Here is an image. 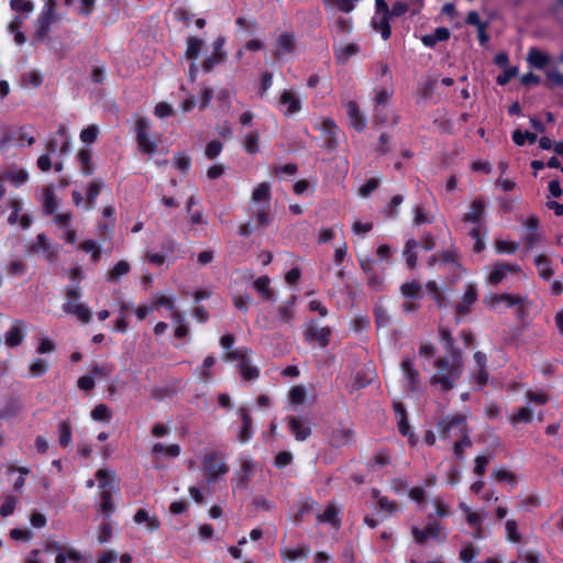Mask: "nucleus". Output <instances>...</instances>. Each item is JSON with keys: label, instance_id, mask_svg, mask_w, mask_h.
<instances>
[{"label": "nucleus", "instance_id": "obj_14", "mask_svg": "<svg viewBox=\"0 0 563 563\" xmlns=\"http://www.w3.org/2000/svg\"><path fill=\"white\" fill-rule=\"evenodd\" d=\"M519 272L520 267L517 264L497 263L493 266L488 276V282L492 285H498L508 274H516Z\"/></svg>", "mask_w": 563, "mask_h": 563}, {"label": "nucleus", "instance_id": "obj_57", "mask_svg": "<svg viewBox=\"0 0 563 563\" xmlns=\"http://www.w3.org/2000/svg\"><path fill=\"white\" fill-rule=\"evenodd\" d=\"M250 353H251V351L249 349L233 350V351H230L225 355L224 360L225 361H240V363L245 362L249 358Z\"/></svg>", "mask_w": 563, "mask_h": 563}, {"label": "nucleus", "instance_id": "obj_6", "mask_svg": "<svg viewBox=\"0 0 563 563\" xmlns=\"http://www.w3.org/2000/svg\"><path fill=\"white\" fill-rule=\"evenodd\" d=\"M55 21V1L49 0L46 8L37 19L34 38L43 41L49 32L52 23Z\"/></svg>", "mask_w": 563, "mask_h": 563}, {"label": "nucleus", "instance_id": "obj_35", "mask_svg": "<svg viewBox=\"0 0 563 563\" xmlns=\"http://www.w3.org/2000/svg\"><path fill=\"white\" fill-rule=\"evenodd\" d=\"M66 313L76 316L82 323H88L91 320V311L84 303H78V306L73 308L67 307Z\"/></svg>", "mask_w": 563, "mask_h": 563}, {"label": "nucleus", "instance_id": "obj_49", "mask_svg": "<svg viewBox=\"0 0 563 563\" xmlns=\"http://www.w3.org/2000/svg\"><path fill=\"white\" fill-rule=\"evenodd\" d=\"M532 420V411L529 408L522 407L519 408L518 411L512 415L510 421L512 424L518 423H528Z\"/></svg>", "mask_w": 563, "mask_h": 563}, {"label": "nucleus", "instance_id": "obj_51", "mask_svg": "<svg viewBox=\"0 0 563 563\" xmlns=\"http://www.w3.org/2000/svg\"><path fill=\"white\" fill-rule=\"evenodd\" d=\"M506 297L504 300V305L508 308L517 306L519 311H522L525 309V306L528 303V299L518 295L512 294H506Z\"/></svg>", "mask_w": 563, "mask_h": 563}, {"label": "nucleus", "instance_id": "obj_25", "mask_svg": "<svg viewBox=\"0 0 563 563\" xmlns=\"http://www.w3.org/2000/svg\"><path fill=\"white\" fill-rule=\"evenodd\" d=\"M450 31L446 27H437L433 33L421 37L422 43L428 47H433L438 42H444L450 38Z\"/></svg>", "mask_w": 563, "mask_h": 563}, {"label": "nucleus", "instance_id": "obj_17", "mask_svg": "<svg viewBox=\"0 0 563 563\" xmlns=\"http://www.w3.org/2000/svg\"><path fill=\"white\" fill-rule=\"evenodd\" d=\"M400 367L405 377L409 382V389L411 391L416 390L420 383V378L418 371L415 368L413 360L410 357H405L401 361Z\"/></svg>", "mask_w": 563, "mask_h": 563}, {"label": "nucleus", "instance_id": "obj_44", "mask_svg": "<svg viewBox=\"0 0 563 563\" xmlns=\"http://www.w3.org/2000/svg\"><path fill=\"white\" fill-rule=\"evenodd\" d=\"M77 158L80 163L81 172L85 175H90L93 172L90 152L88 150H80L77 154Z\"/></svg>", "mask_w": 563, "mask_h": 563}, {"label": "nucleus", "instance_id": "obj_16", "mask_svg": "<svg viewBox=\"0 0 563 563\" xmlns=\"http://www.w3.org/2000/svg\"><path fill=\"white\" fill-rule=\"evenodd\" d=\"M485 202L482 199H475L471 205L470 211L463 216V221L482 224L485 217Z\"/></svg>", "mask_w": 563, "mask_h": 563}, {"label": "nucleus", "instance_id": "obj_2", "mask_svg": "<svg viewBox=\"0 0 563 563\" xmlns=\"http://www.w3.org/2000/svg\"><path fill=\"white\" fill-rule=\"evenodd\" d=\"M434 366L437 372L430 378V385L438 386L441 391H449L455 387L462 375L463 358L460 351H454L451 358L439 357Z\"/></svg>", "mask_w": 563, "mask_h": 563}, {"label": "nucleus", "instance_id": "obj_4", "mask_svg": "<svg viewBox=\"0 0 563 563\" xmlns=\"http://www.w3.org/2000/svg\"><path fill=\"white\" fill-rule=\"evenodd\" d=\"M439 432L443 438L459 437L468 432L466 417L457 413L442 419L439 422Z\"/></svg>", "mask_w": 563, "mask_h": 563}, {"label": "nucleus", "instance_id": "obj_40", "mask_svg": "<svg viewBox=\"0 0 563 563\" xmlns=\"http://www.w3.org/2000/svg\"><path fill=\"white\" fill-rule=\"evenodd\" d=\"M203 42L197 37L190 36L187 40L186 57L196 59L201 52Z\"/></svg>", "mask_w": 563, "mask_h": 563}, {"label": "nucleus", "instance_id": "obj_38", "mask_svg": "<svg viewBox=\"0 0 563 563\" xmlns=\"http://www.w3.org/2000/svg\"><path fill=\"white\" fill-rule=\"evenodd\" d=\"M318 521L330 523L334 527L339 526L338 509L334 505H328L325 510L318 516Z\"/></svg>", "mask_w": 563, "mask_h": 563}, {"label": "nucleus", "instance_id": "obj_46", "mask_svg": "<svg viewBox=\"0 0 563 563\" xmlns=\"http://www.w3.org/2000/svg\"><path fill=\"white\" fill-rule=\"evenodd\" d=\"M375 313V323L378 328H384L389 325L390 316L385 307L382 305H376L374 309Z\"/></svg>", "mask_w": 563, "mask_h": 563}, {"label": "nucleus", "instance_id": "obj_37", "mask_svg": "<svg viewBox=\"0 0 563 563\" xmlns=\"http://www.w3.org/2000/svg\"><path fill=\"white\" fill-rule=\"evenodd\" d=\"M485 231H486L485 225L478 224V225L474 227L470 232V235L474 240L473 250L475 253H481L485 249V242L482 239L483 232H485Z\"/></svg>", "mask_w": 563, "mask_h": 563}, {"label": "nucleus", "instance_id": "obj_23", "mask_svg": "<svg viewBox=\"0 0 563 563\" xmlns=\"http://www.w3.org/2000/svg\"><path fill=\"white\" fill-rule=\"evenodd\" d=\"M474 361L477 367L476 383L479 386H484L488 382L487 357L484 353L476 352L474 354Z\"/></svg>", "mask_w": 563, "mask_h": 563}, {"label": "nucleus", "instance_id": "obj_42", "mask_svg": "<svg viewBox=\"0 0 563 563\" xmlns=\"http://www.w3.org/2000/svg\"><path fill=\"white\" fill-rule=\"evenodd\" d=\"M4 178L15 186H20L29 179V174L25 169H13L5 173Z\"/></svg>", "mask_w": 563, "mask_h": 563}, {"label": "nucleus", "instance_id": "obj_31", "mask_svg": "<svg viewBox=\"0 0 563 563\" xmlns=\"http://www.w3.org/2000/svg\"><path fill=\"white\" fill-rule=\"evenodd\" d=\"M426 288L439 308H444L448 306V299L444 296L443 291L439 288L437 282L429 280L426 284Z\"/></svg>", "mask_w": 563, "mask_h": 563}, {"label": "nucleus", "instance_id": "obj_22", "mask_svg": "<svg viewBox=\"0 0 563 563\" xmlns=\"http://www.w3.org/2000/svg\"><path fill=\"white\" fill-rule=\"evenodd\" d=\"M346 112L351 125L357 131H363L366 126V120L361 113L360 108L355 101H349L346 103Z\"/></svg>", "mask_w": 563, "mask_h": 563}, {"label": "nucleus", "instance_id": "obj_28", "mask_svg": "<svg viewBox=\"0 0 563 563\" xmlns=\"http://www.w3.org/2000/svg\"><path fill=\"white\" fill-rule=\"evenodd\" d=\"M134 521L137 525L146 523L147 528L152 531L159 528V520L155 516H151L145 509H139L134 515Z\"/></svg>", "mask_w": 563, "mask_h": 563}, {"label": "nucleus", "instance_id": "obj_11", "mask_svg": "<svg viewBox=\"0 0 563 563\" xmlns=\"http://www.w3.org/2000/svg\"><path fill=\"white\" fill-rule=\"evenodd\" d=\"M279 104L284 107L283 113L287 117L301 110V99L292 90H284L279 97Z\"/></svg>", "mask_w": 563, "mask_h": 563}, {"label": "nucleus", "instance_id": "obj_10", "mask_svg": "<svg viewBox=\"0 0 563 563\" xmlns=\"http://www.w3.org/2000/svg\"><path fill=\"white\" fill-rule=\"evenodd\" d=\"M478 290L476 285L468 284L461 298L455 305L454 311L459 317H464L471 312L472 306L477 301Z\"/></svg>", "mask_w": 563, "mask_h": 563}, {"label": "nucleus", "instance_id": "obj_27", "mask_svg": "<svg viewBox=\"0 0 563 563\" xmlns=\"http://www.w3.org/2000/svg\"><path fill=\"white\" fill-rule=\"evenodd\" d=\"M439 260L440 265L452 273H455L461 268V265L457 261V254L454 251H445L439 253Z\"/></svg>", "mask_w": 563, "mask_h": 563}, {"label": "nucleus", "instance_id": "obj_33", "mask_svg": "<svg viewBox=\"0 0 563 563\" xmlns=\"http://www.w3.org/2000/svg\"><path fill=\"white\" fill-rule=\"evenodd\" d=\"M400 292L407 299H419L422 292V286L418 282H408L401 285Z\"/></svg>", "mask_w": 563, "mask_h": 563}, {"label": "nucleus", "instance_id": "obj_26", "mask_svg": "<svg viewBox=\"0 0 563 563\" xmlns=\"http://www.w3.org/2000/svg\"><path fill=\"white\" fill-rule=\"evenodd\" d=\"M527 62L531 66L538 69H542L549 64L550 57L540 49L531 47L528 52Z\"/></svg>", "mask_w": 563, "mask_h": 563}, {"label": "nucleus", "instance_id": "obj_20", "mask_svg": "<svg viewBox=\"0 0 563 563\" xmlns=\"http://www.w3.org/2000/svg\"><path fill=\"white\" fill-rule=\"evenodd\" d=\"M288 427L297 441H305L311 434L310 427L298 417H289Z\"/></svg>", "mask_w": 563, "mask_h": 563}, {"label": "nucleus", "instance_id": "obj_62", "mask_svg": "<svg viewBox=\"0 0 563 563\" xmlns=\"http://www.w3.org/2000/svg\"><path fill=\"white\" fill-rule=\"evenodd\" d=\"M379 185L378 178H369L358 190L360 196L368 197Z\"/></svg>", "mask_w": 563, "mask_h": 563}, {"label": "nucleus", "instance_id": "obj_12", "mask_svg": "<svg viewBox=\"0 0 563 563\" xmlns=\"http://www.w3.org/2000/svg\"><path fill=\"white\" fill-rule=\"evenodd\" d=\"M354 431L346 426L333 428L329 434L330 444L334 448L349 445L353 442Z\"/></svg>", "mask_w": 563, "mask_h": 563}, {"label": "nucleus", "instance_id": "obj_18", "mask_svg": "<svg viewBox=\"0 0 563 563\" xmlns=\"http://www.w3.org/2000/svg\"><path fill=\"white\" fill-rule=\"evenodd\" d=\"M321 131L325 139V146L329 151L338 146L336 133L338 126L331 119H324L321 123Z\"/></svg>", "mask_w": 563, "mask_h": 563}, {"label": "nucleus", "instance_id": "obj_47", "mask_svg": "<svg viewBox=\"0 0 563 563\" xmlns=\"http://www.w3.org/2000/svg\"><path fill=\"white\" fill-rule=\"evenodd\" d=\"M102 183L93 181L88 187L86 208L91 209L95 207L96 199L101 190Z\"/></svg>", "mask_w": 563, "mask_h": 563}, {"label": "nucleus", "instance_id": "obj_45", "mask_svg": "<svg viewBox=\"0 0 563 563\" xmlns=\"http://www.w3.org/2000/svg\"><path fill=\"white\" fill-rule=\"evenodd\" d=\"M59 432V444L62 446H68L71 442V427L70 423L66 420H63L58 424Z\"/></svg>", "mask_w": 563, "mask_h": 563}, {"label": "nucleus", "instance_id": "obj_13", "mask_svg": "<svg viewBox=\"0 0 563 563\" xmlns=\"http://www.w3.org/2000/svg\"><path fill=\"white\" fill-rule=\"evenodd\" d=\"M295 48L296 40L294 33L285 32L278 36L273 55L276 58H280L287 54L292 53Z\"/></svg>", "mask_w": 563, "mask_h": 563}, {"label": "nucleus", "instance_id": "obj_34", "mask_svg": "<svg viewBox=\"0 0 563 563\" xmlns=\"http://www.w3.org/2000/svg\"><path fill=\"white\" fill-rule=\"evenodd\" d=\"M534 264L539 271V275L542 278L549 279L553 275V271L551 268V262L547 256H544V255L536 256Z\"/></svg>", "mask_w": 563, "mask_h": 563}, {"label": "nucleus", "instance_id": "obj_24", "mask_svg": "<svg viewBox=\"0 0 563 563\" xmlns=\"http://www.w3.org/2000/svg\"><path fill=\"white\" fill-rule=\"evenodd\" d=\"M239 416L242 420V428L238 435V439L240 442L244 443L249 441L252 437V418L249 413V410L246 408H240Z\"/></svg>", "mask_w": 563, "mask_h": 563}, {"label": "nucleus", "instance_id": "obj_41", "mask_svg": "<svg viewBox=\"0 0 563 563\" xmlns=\"http://www.w3.org/2000/svg\"><path fill=\"white\" fill-rule=\"evenodd\" d=\"M137 148L140 152L152 155L157 150V143L152 141L148 135L136 137Z\"/></svg>", "mask_w": 563, "mask_h": 563}, {"label": "nucleus", "instance_id": "obj_32", "mask_svg": "<svg viewBox=\"0 0 563 563\" xmlns=\"http://www.w3.org/2000/svg\"><path fill=\"white\" fill-rule=\"evenodd\" d=\"M310 549L307 545H302L296 549H283L280 555L286 561H296L299 559H307L309 556Z\"/></svg>", "mask_w": 563, "mask_h": 563}, {"label": "nucleus", "instance_id": "obj_30", "mask_svg": "<svg viewBox=\"0 0 563 563\" xmlns=\"http://www.w3.org/2000/svg\"><path fill=\"white\" fill-rule=\"evenodd\" d=\"M390 15L387 14H376V16L373 19L372 25L377 31L380 32L382 37L384 40H387L390 37V25L389 20Z\"/></svg>", "mask_w": 563, "mask_h": 563}, {"label": "nucleus", "instance_id": "obj_56", "mask_svg": "<svg viewBox=\"0 0 563 563\" xmlns=\"http://www.w3.org/2000/svg\"><path fill=\"white\" fill-rule=\"evenodd\" d=\"M289 399L294 405H300L305 401L306 390L302 386H294L289 390Z\"/></svg>", "mask_w": 563, "mask_h": 563}, {"label": "nucleus", "instance_id": "obj_8", "mask_svg": "<svg viewBox=\"0 0 563 563\" xmlns=\"http://www.w3.org/2000/svg\"><path fill=\"white\" fill-rule=\"evenodd\" d=\"M331 333L330 327H319L314 321H310L306 324L303 336L307 341H317L321 347H325Z\"/></svg>", "mask_w": 563, "mask_h": 563}, {"label": "nucleus", "instance_id": "obj_55", "mask_svg": "<svg viewBox=\"0 0 563 563\" xmlns=\"http://www.w3.org/2000/svg\"><path fill=\"white\" fill-rule=\"evenodd\" d=\"M512 140L515 144L518 146H521L525 144L526 140H528L530 143H534L537 141V135L531 132H521L519 130H516L512 134Z\"/></svg>", "mask_w": 563, "mask_h": 563}, {"label": "nucleus", "instance_id": "obj_1", "mask_svg": "<svg viewBox=\"0 0 563 563\" xmlns=\"http://www.w3.org/2000/svg\"><path fill=\"white\" fill-rule=\"evenodd\" d=\"M250 208L256 223L255 225L250 222L241 224L239 228L241 236H250L254 230L265 228L272 222L271 186L267 183H261L254 188Z\"/></svg>", "mask_w": 563, "mask_h": 563}, {"label": "nucleus", "instance_id": "obj_54", "mask_svg": "<svg viewBox=\"0 0 563 563\" xmlns=\"http://www.w3.org/2000/svg\"><path fill=\"white\" fill-rule=\"evenodd\" d=\"M48 368L47 363L42 358H36L30 364V374L32 376L38 377L46 373Z\"/></svg>", "mask_w": 563, "mask_h": 563}, {"label": "nucleus", "instance_id": "obj_50", "mask_svg": "<svg viewBox=\"0 0 563 563\" xmlns=\"http://www.w3.org/2000/svg\"><path fill=\"white\" fill-rule=\"evenodd\" d=\"M91 418L97 421H109L111 419L110 409L103 404L97 405L91 411Z\"/></svg>", "mask_w": 563, "mask_h": 563}, {"label": "nucleus", "instance_id": "obj_9", "mask_svg": "<svg viewBox=\"0 0 563 563\" xmlns=\"http://www.w3.org/2000/svg\"><path fill=\"white\" fill-rule=\"evenodd\" d=\"M31 250L34 253H42L44 258L51 263L56 262L58 258V245L52 244L44 233L37 234Z\"/></svg>", "mask_w": 563, "mask_h": 563}, {"label": "nucleus", "instance_id": "obj_58", "mask_svg": "<svg viewBox=\"0 0 563 563\" xmlns=\"http://www.w3.org/2000/svg\"><path fill=\"white\" fill-rule=\"evenodd\" d=\"M466 520L476 530L475 537L481 538L482 537V522H483L481 515L478 512L472 511L466 516Z\"/></svg>", "mask_w": 563, "mask_h": 563}, {"label": "nucleus", "instance_id": "obj_15", "mask_svg": "<svg viewBox=\"0 0 563 563\" xmlns=\"http://www.w3.org/2000/svg\"><path fill=\"white\" fill-rule=\"evenodd\" d=\"M8 206L11 208V213L8 218V222L13 225L19 222L22 229H27L32 223V218L29 214H22L19 217V212L22 209V202L18 199H10Z\"/></svg>", "mask_w": 563, "mask_h": 563}, {"label": "nucleus", "instance_id": "obj_63", "mask_svg": "<svg viewBox=\"0 0 563 563\" xmlns=\"http://www.w3.org/2000/svg\"><path fill=\"white\" fill-rule=\"evenodd\" d=\"M98 135V129L95 125H89L80 132V140L85 143H93Z\"/></svg>", "mask_w": 563, "mask_h": 563}, {"label": "nucleus", "instance_id": "obj_7", "mask_svg": "<svg viewBox=\"0 0 563 563\" xmlns=\"http://www.w3.org/2000/svg\"><path fill=\"white\" fill-rule=\"evenodd\" d=\"M412 536L415 541L420 544L424 543L429 538L443 541L446 537L440 525L433 520L432 515L429 516V522L424 529L412 528Z\"/></svg>", "mask_w": 563, "mask_h": 563}, {"label": "nucleus", "instance_id": "obj_3", "mask_svg": "<svg viewBox=\"0 0 563 563\" xmlns=\"http://www.w3.org/2000/svg\"><path fill=\"white\" fill-rule=\"evenodd\" d=\"M96 478L99 481L100 488V505L99 511L109 519V517L113 514L115 506L112 500V492L114 490V486L111 483L110 474L106 470H98L96 472Z\"/></svg>", "mask_w": 563, "mask_h": 563}, {"label": "nucleus", "instance_id": "obj_36", "mask_svg": "<svg viewBox=\"0 0 563 563\" xmlns=\"http://www.w3.org/2000/svg\"><path fill=\"white\" fill-rule=\"evenodd\" d=\"M239 372L244 380L255 379L260 375L258 368L252 365L249 358L245 362L239 363Z\"/></svg>", "mask_w": 563, "mask_h": 563}, {"label": "nucleus", "instance_id": "obj_53", "mask_svg": "<svg viewBox=\"0 0 563 563\" xmlns=\"http://www.w3.org/2000/svg\"><path fill=\"white\" fill-rule=\"evenodd\" d=\"M409 10V3L407 1L398 0L390 8L388 15H390L391 19L398 18L407 13Z\"/></svg>", "mask_w": 563, "mask_h": 563}, {"label": "nucleus", "instance_id": "obj_64", "mask_svg": "<svg viewBox=\"0 0 563 563\" xmlns=\"http://www.w3.org/2000/svg\"><path fill=\"white\" fill-rule=\"evenodd\" d=\"M16 503H18V500L15 497H13V496L7 497V499L0 507V515L2 517H7V516L11 515L15 509Z\"/></svg>", "mask_w": 563, "mask_h": 563}, {"label": "nucleus", "instance_id": "obj_19", "mask_svg": "<svg viewBox=\"0 0 563 563\" xmlns=\"http://www.w3.org/2000/svg\"><path fill=\"white\" fill-rule=\"evenodd\" d=\"M24 322L22 320H14L11 328L5 333V344L9 347L18 346L22 343L24 334Z\"/></svg>", "mask_w": 563, "mask_h": 563}, {"label": "nucleus", "instance_id": "obj_61", "mask_svg": "<svg viewBox=\"0 0 563 563\" xmlns=\"http://www.w3.org/2000/svg\"><path fill=\"white\" fill-rule=\"evenodd\" d=\"M111 537H112V526L108 521V519H106L99 528L98 540L100 543H106L111 539Z\"/></svg>", "mask_w": 563, "mask_h": 563}, {"label": "nucleus", "instance_id": "obj_29", "mask_svg": "<svg viewBox=\"0 0 563 563\" xmlns=\"http://www.w3.org/2000/svg\"><path fill=\"white\" fill-rule=\"evenodd\" d=\"M269 284L271 279L268 276H261L253 284L254 288L262 296V298L268 301L274 300V291L272 290Z\"/></svg>", "mask_w": 563, "mask_h": 563}, {"label": "nucleus", "instance_id": "obj_60", "mask_svg": "<svg viewBox=\"0 0 563 563\" xmlns=\"http://www.w3.org/2000/svg\"><path fill=\"white\" fill-rule=\"evenodd\" d=\"M223 145L220 141H211L207 144L205 154L209 159L216 158L222 151Z\"/></svg>", "mask_w": 563, "mask_h": 563}, {"label": "nucleus", "instance_id": "obj_59", "mask_svg": "<svg viewBox=\"0 0 563 563\" xmlns=\"http://www.w3.org/2000/svg\"><path fill=\"white\" fill-rule=\"evenodd\" d=\"M357 51L358 48L355 44H347L336 52V57L341 62H346L351 56L355 55Z\"/></svg>", "mask_w": 563, "mask_h": 563}, {"label": "nucleus", "instance_id": "obj_5", "mask_svg": "<svg viewBox=\"0 0 563 563\" xmlns=\"http://www.w3.org/2000/svg\"><path fill=\"white\" fill-rule=\"evenodd\" d=\"M203 470L208 481L213 482L218 476L228 473L229 467L221 454L211 452L203 457Z\"/></svg>", "mask_w": 563, "mask_h": 563}, {"label": "nucleus", "instance_id": "obj_52", "mask_svg": "<svg viewBox=\"0 0 563 563\" xmlns=\"http://www.w3.org/2000/svg\"><path fill=\"white\" fill-rule=\"evenodd\" d=\"M506 532L509 541L518 543L521 541V534L518 531V525L515 520L506 521Z\"/></svg>", "mask_w": 563, "mask_h": 563}, {"label": "nucleus", "instance_id": "obj_21", "mask_svg": "<svg viewBox=\"0 0 563 563\" xmlns=\"http://www.w3.org/2000/svg\"><path fill=\"white\" fill-rule=\"evenodd\" d=\"M41 202L45 214H54L57 209V199L53 187L45 186L41 190Z\"/></svg>", "mask_w": 563, "mask_h": 563}, {"label": "nucleus", "instance_id": "obj_48", "mask_svg": "<svg viewBox=\"0 0 563 563\" xmlns=\"http://www.w3.org/2000/svg\"><path fill=\"white\" fill-rule=\"evenodd\" d=\"M457 438H460V440L456 441L454 444V453L459 459H463L464 451H465V449L472 446V441L468 437V432L463 433V434L459 435Z\"/></svg>", "mask_w": 563, "mask_h": 563}, {"label": "nucleus", "instance_id": "obj_39", "mask_svg": "<svg viewBox=\"0 0 563 563\" xmlns=\"http://www.w3.org/2000/svg\"><path fill=\"white\" fill-rule=\"evenodd\" d=\"M129 272L130 264L122 260L114 265V267L108 273L107 277L110 282H117L121 276L126 275Z\"/></svg>", "mask_w": 563, "mask_h": 563}, {"label": "nucleus", "instance_id": "obj_43", "mask_svg": "<svg viewBox=\"0 0 563 563\" xmlns=\"http://www.w3.org/2000/svg\"><path fill=\"white\" fill-rule=\"evenodd\" d=\"M244 148L250 154H255L260 150V134L257 131H253L246 134L244 139Z\"/></svg>", "mask_w": 563, "mask_h": 563}]
</instances>
